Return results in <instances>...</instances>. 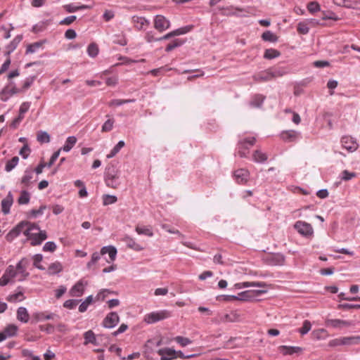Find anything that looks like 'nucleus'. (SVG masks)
Wrapping results in <instances>:
<instances>
[{
  "label": "nucleus",
  "mask_w": 360,
  "mask_h": 360,
  "mask_svg": "<svg viewBox=\"0 0 360 360\" xmlns=\"http://www.w3.org/2000/svg\"><path fill=\"white\" fill-rule=\"evenodd\" d=\"M22 233L31 240V245L36 246L40 245L47 238L45 231H41L39 226L29 221H21L6 236L8 240L15 238Z\"/></svg>",
  "instance_id": "obj_1"
},
{
  "label": "nucleus",
  "mask_w": 360,
  "mask_h": 360,
  "mask_svg": "<svg viewBox=\"0 0 360 360\" xmlns=\"http://www.w3.org/2000/svg\"><path fill=\"white\" fill-rule=\"evenodd\" d=\"M265 292V290H246L240 292L238 296L223 295L218 296L217 299L219 301L224 302H231L233 300L248 301L254 300L257 295H259Z\"/></svg>",
  "instance_id": "obj_2"
},
{
  "label": "nucleus",
  "mask_w": 360,
  "mask_h": 360,
  "mask_svg": "<svg viewBox=\"0 0 360 360\" xmlns=\"http://www.w3.org/2000/svg\"><path fill=\"white\" fill-rule=\"evenodd\" d=\"M108 254L110 261H107L108 263L113 262L117 255V249L112 245L104 246L101 248L100 253L96 252L91 255V260L87 263L86 266L90 269L94 264H96L100 259L101 255Z\"/></svg>",
  "instance_id": "obj_3"
},
{
  "label": "nucleus",
  "mask_w": 360,
  "mask_h": 360,
  "mask_svg": "<svg viewBox=\"0 0 360 360\" xmlns=\"http://www.w3.org/2000/svg\"><path fill=\"white\" fill-rule=\"evenodd\" d=\"M105 182L107 186L117 188L121 184L118 170L113 165L108 166L105 172Z\"/></svg>",
  "instance_id": "obj_4"
},
{
  "label": "nucleus",
  "mask_w": 360,
  "mask_h": 360,
  "mask_svg": "<svg viewBox=\"0 0 360 360\" xmlns=\"http://www.w3.org/2000/svg\"><path fill=\"white\" fill-rule=\"evenodd\" d=\"M171 316L170 311L167 310H161L158 311H153L146 314L144 317V321L149 324L154 323L157 321L164 320Z\"/></svg>",
  "instance_id": "obj_5"
},
{
  "label": "nucleus",
  "mask_w": 360,
  "mask_h": 360,
  "mask_svg": "<svg viewBox=\"0 0 360 360\" xmlns=\"http://www.w3.org/2000/svg\"><path fill=\"white\" fill-rule=\"evenodd\" d=\"M256 139L255 137L245 138L243 140H240L238 143V155L240 158L247 157V154L248 152H245V150H248L249 146H252L255 143Z\"/></svg>",
  "instance_id": "obj_6"
},
{
  "label": "nucleus",
  "mask_w": 360,
  "mask_h": 360,
  "mask_svg": "<svg viewBox=\"0 0 360 360\" xmlns=\"http://www.w3.org/2000/svg\"><path fill=\"white\" fill-rule=\"evenodd\" d=\"M294 228L299 233L307 238H310L314 234V230L311 225L302 221H297L294 224Z\"/></svg>",
  "instance_id": "obj_7"
},
{
  "label": "nucleus",
  "mask_w": 360,
  "mask_h": 360,
  "mask_svg": "<svg viewBox=\"0 0 360 360\" xmlns=\"http://www.w3.org/2000/svg\"><path fill=\"white\" fill-rule=\"evenodd\" d=\"M29 264V260L27 258H22L17 264L15 269L18 272V281H22L30 275L29 272L26 271L27 267Z\"/></svg>",
  "instance_id": "obj_8"
},
{
  "label": "nucleus",
  "mask_w": 360,
  "mask_h": 360,
  "mask_svg": "<svg viewBox=\"0 0 360 360\" xmlns=\"http://www.w3.org/2000/svg\"><path fill=\"white\" fill-rule=\"evenodd\" d=\"M342 146L348 152L352 153L357 150L359 144L356 141L349 136H344L341 139Z\"/></svg>",
  "instance_id": "obj_9"
},
{
  "label": "nucleus",
  "mask_w": 360,
  "mask_h": 360,
  "mask_svg": "<svg viewBox=\"0 0 360 360\" xmlns=\"http://www.w3.org/2000/svg\"><path fill=\"white\" fill-rule=\"evenodd\" d=\"M233 178L239 184H246L250 178V172L246 169H238L233 172Z\"/></svg>",
  "instance_id": "obj_10"
},
{
  "label": "nucleus",
  "mask_w": 360,
  "mask_h": 360,
  "mask_svg": "<svg viewBox=\"0 0 360 360\" xmlns=\"http://www.w3.org/2000/svg\"><path fill=\"white\" fill-rule=\"evenodd\" d=\"M170 26L169 21L163 15H158L155 16L154 20V27L159 31L162 32L167 30Z\"/></svg>",
  "instance_id": "obj_11"
},
{
  "label": "nucleus",
  "mask_w": 360,
  "mask_h": 360,
  "mask_svg": "<svg viewBox=\"0 0 360 360\" xmlns=\"http://www.w3.org/2000/svg\"><path fill=\"white\" fill-rule=\"evenodd\" d=\"M120 321L118 314L116 312H110L104 319L103 325L105 328H111L115 327Z\"/></svg>",
  "instance_id": "obj_12"
},
{
  "label": "nucleus",
  "mask_w": 360,
  "mask_h": 360,
  "mask_svg": "<svg viewBox=\"0 0 360 360\" xmlns=\"http://www.w3.org/2000/svg\"><path fill=\"white\" fill-rule=\"evenodd\" d=\"M160 360H172L176 358V352L172 348H162L158 351Z\"/></svg>",
  "instance_id": "obj_13"
},
{
  "label": "nucleus",
  "mask_w": 360,
  "mask_h": 360,
  "mask_svg": "<svg viewBox=\"0 0 360 360\" xmlns=\"http://www.w3.org/2000/svg\"><path fill=\"white\" fill-rule=\"evenodd\" d=\"M326 326L334 328H342L352 326V322L341 319H328Z\"/></svg>",
  "instance_id": "obj_14"
},
{
  "label": "nucleus",
  "mask_w": 360,
  "mask_h": 360,
  "mask_svg": "<svg viewBox=\"0 0 360 360\" xmlns=\"http://www.w3.org/2000/svg\"><path fill=\"white\" fill-rule=\"evenodd\" d=\"M131 22L134 24L135 28H136L139 30H145L146 27H148L150 25L149 20H148L145 18L136 15L132 17Z\"/></svg>",
  "instance_id": "obj_15"
},
{
  "label": "nucleus",
  "mask_w": 360,
  "mask_h": 360,
  "mask_svg": "<svg viewBox=\"0 0 360 360\" xmlns=\"http://www.w3.org/2000/svg\"><path fill=\"white\" fill-rule=\"evenodd\" d=\"M58 316L53 313L46 314V312H35L32 314L33 321H43L45 320L54 319Z\"/></svg>",
  "instance_id": "obj_16"
},
{
  "label": "nucleus",
  "mask_w": 360,
  "mask_h": 360,
  "mask_svg": "<svg viewBox=\"0 0 360 360\" xmlns=\"http://www.w3.org/2000/svg\"><path fill=\"white\" fill-rule=\"evenodd\" d=\"M84 292V283L82 280L76 283L70 290L72 297H80Z\"/></svg>",
  "instance_id": "obj_17"
},
{
  "label": "nucleus",
  "mask_w": 360,
  "mask_h": 360,
  "mask_svg": "<svg viewBox=\"0 0 360 360\" xmlns=\"http://www.w3.org/2000/svg\"><path fill=\"white\" fill-rule=\"evenodd\" d=\"M13 202V197L11 191L5 198L1 200V210L4 214H7L10 212V208Z\"/></svg>",
  "instance_id": "obj_18"
},
{
  "label": "nucleus",
  "mask_w": 360,
  "mask_h": 360,
  "mask_svg": "<svg viewBox=\"0 0 360 360\" xmlns=\"http://www.w3.org/2000/svg\"><path fill=\"white\" fill-rule=\"evenodd\" d=\"M22 39V35L19 34L17 35L11 42L6 46V51L5 52V56L6 57H10L11 53L17 48L20 42Z\"/></svg>",
  "instance_id": "obj_19"
},
{
  "label": "nucleus",
  "mask_w": 360,
  "mask_h": 360,
  "mask_svg": "<svg viewBox=\"0 0 360 360\" xmlns=\"http://www.w3.org/2000/svg\"><path fill=\"white\" fill-rule=\"evenodd\" d=\"M253 79L256 82H266L272 79L271 70H267L264 72H261L253 76Z\"/></svg>",
  "instance_id": "obj_20"
},
{
  "label": "nucleus",
  "mask_w": 360,
  "mask_h": 360,
  "mask_svg": "<svg viewBox=\"0 0 360 360\" xmlns=\"http://www.w3.org/2000/svg\"><path fill=\"white\" fill-rule=\"evenodd\" d=\"M299 133L295 130H288L283 131L281 134V137L285 141H294L296 140Z\"/></svg>",
  "instance_id": "obj_21"
},
{
  "label": "nucleus",
  "mask_w": 360,
  "mask_h": 360,
  "mask_svg": "<svg viewBox=\"0 0 360 360\" xmlns=\"http://www.w3.org/2000/svg\"><path fill=\"white\" fill-rule=\"evenodd\" d=\"M279 350L283 355H291L294 353H298L302 350L300 347H291L282 345L279 347Z\"/></svg>",
  "instance_id": "obj_22"
},
{
  "label": "nucleus",
  "mask_w": 360,
  "mask_h": 360,
  "mask_svg": "<svg viewBox=\"0 0 360 360\" xmlns=\"http://www.w3.org/2000/svg\"><path fill=\"white\" fill-rule=\"evenodd\" d=\"M269 260L272 265L282 266L285 263V257L282 254L277 253L271 255Z\"/></svg>",
  "instance_id": "obj_23"
},
{
  "label": "nucleus",
  "mask_w": 360,
  "mask_h": 360,
  "mask_svg": "<svg viewBox=\"0 0 360 360\" xmlns=\"http://www.w3.org/2000/svg\"><path fill=\"white\" fill-rule=\"evenodd\" d=\"M124 240L129 248H131L135 251H141L143 250V248L141 245L137 243L132 238L129 236H126Z\"/></svg>",
  "instance_id": "obj_24"
},
{
  "label": "nucleus",
  "mask_w": 360,
  "mask_h": 360,
  "mask_svg": "<svg viewBox=\"0 0 360 360\" xmlns=\"http://www.w3.org/2000/svg\"><path fill=\"white\" fill-rule=\"evenodd\" d=\"M18 331V327L14 324L8 325L2 332L3 335L6 336V339L13 337L16 335Z\"/></svg>",
  "instance_id": "obj_25"
},
{
  "label": "nucleus",
  "mask_w": 360,
  "mask_h": 360,
  "mask_svg": "<svg viewBox=\"0 0 360 360\" xmlns=\"http://www.w3.org/2000/svg\"><path fill=\"white\" fill-rule=\"evenodd\" d=\"M29 314L25 307H20L17 310V319L22 323H27L29 321Z\"/></svg>",
  "instance_id": "obj_26"
},
{
  "label": "nucleus",
  "mask_w": 360,
  "mask_h": 360,
  "mask_svg": "<svg viewBox=\"0 0 360 360\" xmlns=\"http://www.w3.org/2000/svg\"><path fill=\"white\" fill-rule=\"evenodd\" d=\"M234 286L236 289L248 287H265L266 283L264 282H243L236 283Z\"/></svg>",
  "instance_id": "obj_27"
},
{
  "label": "nucleus",
  "mask_w": 360,
  "mask_h": 360,
  "mask_svg": "<svg viewBox=\"0 0 360 360\" xmlns=\"http://www.w3.org/2000/svg\"><path fill=\"white\" fill-rule=\"evenodd\" d=\"M84 345H87L88 344H90V343L95 345H97L95 334L91 330H89L84 333Z\"/></svg>",
  "instance_id": "obj_28"
},
{
  "label": "nucleus",
  "mask_w": 360,
  "mask_h": 360,
  "mask_svg": "<svg viewBox=\"0 0 360 360\" xmlns=\"http://www.w3.org/2000/svg\"><path fill=\"white\" fill-rule=\"evenodd\" d=\"M32 179L33 171L27 169L25 171V174L21 179V184H23L24 186L28 187L31 184Z\"/></svg>",
  "instance_id": "obj_29"
},
{
  "label": "nucleus",
  "mask_w": 360,
  "mask_h": 360,
  "mask_svg": "<svg viewBox=\"0 0 360 360\" xmlns=\"http://www.w3.org/2000/svg\"><path fill=\"white\" fill-rule=\"evenodd\" d=\"M360 342V336L342 337V345H357Z\"/></svg>",
  "instance_id": "obj_30"
},
{
  "label": "nucleus",
  "mask_w": 360,
  "mask_h": 360,
  "mask_svg": "<svg viewBox=\"0 0 360 360\" xmlns=\"http://www.w3.org/2000/svg\"><path fill=\"white\" fill-rule=\"evenodd\" d=\"M136 231L139 235H145V236H147L149 237H152L153 236V232L150 226H136Z\"/></svg>",
  "instance_id": "obj_31"
},
{
  "label": "nucleus",
  "mask_w": 360,
  "mask_h": 360,
  "mask_svg": "<svg viewBox=\"0 0 360 360\" xmlns=\"http://www.w3.org/2000/svg\"><path fill=\"white\" fill-rule=\"evenodd\" d=\"M252 157H253V160L256 162H259V163L264 162L268 159L267 155L266 153H262L259 150H256L254 152V153L252 155Z\"/></svg>",
  "instance_id": "obj_32"
},
{
  "label": "nucleus",
  "mask_w": 360,
  "mask_h": 360,
  "mask_svg": "<svg viewBox=\"0 0 360 360\" xmlns=\"http://www.w3.org/2000/svg\"><path fill=\"white\" fill-rule=\"evenodd\" d=\"M77 143V138L74 136L68 137L62 149L63 151L69 152Z\"/></svg>",
  "instance_id": "obj_33"
},
{
  "label": "nucleus",
  "mask_w": 360,
  "mask_h": 360,
  "mask_svg": "<svg viewBox=\"0 0 360 360\" xmlns=\"http://www.w3.org/2000/svg\"><path fill=\"white\" fill-rule=\"evenodd\" d=\"M281 56V52L274 49H266L264 53L265 59L271 60Z\"/></svg>",
  "instance_id": "obj_34"
},
{
  "label": "nucleus",
  "mask_w": 360,
  "mask_h": 360,
  "mask_svg": "<svg viewBox=\"0 0 360 360\" xmlns=\"http://www.w3.org/2000/svg\"><path fill=\"white\" fill-rule=\"evenodd\" d=\"M265 99V96L261 94H256L250 101V105L255 108H260Z\"/></svg>",
  "instance_id": "obj_35"
},
{
  "label": "nucleus",
  "mask_w": 360,
  "mask_h": 360,
  "mask_svg": "<svg viewBox=\"0 0 360 360\" xmlns=\"http://www.w3.org/2000/svg\"><path fill=\"white\" fill-rule=\"evenodd\" d=\"M262 39L265 41L270 42H276L278 41V37L269 30L263 32L262 34Z\"/></svg>",
  "instance_id": "obj_36"
},
{
  "label": "nucleus",
  "mask_w": 360,
  "mask_h": 360,
  "mask_svg": "<svg viewBox=\"0 0 360 360\" xmlns=\"http://www.w3.org/2000/svg\"><path fill=\"white\" fill-rule=\"evenodd\" d=\"M63 269L62 265L60 262H56L51 264L48 268V273L49 274H56L60 272Z\"/></svg>",
  "instance_id": "obj_37"
},
{
  "label": "nucleus",
  "mask_w": 360,
  "mask_h": 360,
  "mask_svg": "<svg viewBox=\"0 0 360 360\" xmlns=\"http://www.w3.org/2000/svg\"><path fill=\"white\" fill-rule=\"evenodd\" d=\"M43 44H44L43 41H37L33 44H29L27 46L25 53L29 54V53H34L38 49L41 47Z\"/></svg>",
  "instance_id": "obj_38"
},
{
  "label": "nucleus",
  "mask_w": 360,
  "mask_h": 360,
  "mask_svg": "<svg viewBox=\"0 0 360 360\" xmlns=\"http://www.w3.org/2000/svg\"><path fill=\"white\" fill-rule=\"evenodd\" d=\"M135 102V99H113L108 103L110 107L120 106L121 105Z\"/></svg>",
  "instance_id": "obj_39"
},
{
  "label": "nucleus",
  "mask_w": 360,
  "mask_h": 360,
  "mask_svg": "<svg viewBox=\"0 0 360 360\" xmlns=\"http://www.w3.org/2000/svg\"><path fill=\"white\" fill-rule=\"evenodd\" d=\"M30 195L27 191H22L18 199V202L20 205H26L30 202Z\"/></svg>",
  "instance_id": "obj_40"
},
{
  "label": "nucleus",
  "mask_w": 360,
  "mask_h": 360,
  "mask_svg": "<svg viewBox=\"0 0 360 360\" xmlns=\"http://www.w3.org/2000/svg\"><path fill=\"white\" fill-rule=\"evenodd\" d=\"M37 140L41 143H49L50 136L46 131H40L37 133Z\"/></svg>",
  "instance_id": "obj_41"
},
{
  "label": "nucleus",
  "mask_w": 360,
  "mask_h": 360,
  "mask_svg": "<svg viewBox=\"0 0 360 360\" xmlns=\"http://www.w3.org/2000/svg\"><path fill=\"white\" fill-rule=\"evenodd\" d=\"M98 46L96 43L90 44L87 48L88 55L91 58L96 57L98 54Z\"/></svg>",
  "instance_id": "obj_42"
},
{
  "label": "nucleus",
  "mask_w": 360,
  "mask_h": 360,
  "mask_svg": "<svg viewBox=\"0 0 360 360\" xmlns=\"http://www.w3.org/2000/svg\"><path fill=\"white\" fill-rule=\"evenodd\" d=\"M102 198L103 204L105 206L115 203L117 201V198L115 195L108 194L103 195Z\"/></svg>",
  "instance_id": "obj_43"
},
{
  "label": "nucleus",
  "mask_w": 360,
  "mask_h": 360,
  "mask_svg": "<svg viewBox=\"0 0 360 360\" xmlns=\"http://www.w3.org/2000/svg\"><path fill=\"white\" fill-rule=\"evenodd\" d=\"M19 158L18 156L13 157L11 160H8L5 166V170L8 172H11L18 165Z\"/></svg>",
  "instance_id": "obj_44"
},
{
  "label": "nucleus",
  "mask_w": 360,
  "mask_h": 360,
  "mask_svg": "<svg viewBox=\"0 0 360 360\" xmlns=\"http://www.w3.org/2000/svg\"><path fill=\"white\" fill-rule=\"evenodd\" d=\"M93 302V296L89 295L88 296L85 300L81 303V304L79 307V312H84L86 311L89 305Z\"/></svg>",
  "instance_id": "obj_45"
},
{
  "label": "nucleus",
  "mask_w": 360,
  "mask_h": 360,
  "mask_svg": "<svg viewBox=\"0 0 360 360\" xmlns=\"http://www.w3.org/2000/svg\"><path fill=\"white\" fill-rule=\"evenodd\" d=\"M297 32L302 34H307L309 31V27L307 22H300L297 25Z\"/></svg>",
  "instance_id": "obj_46"
},
{
  "label": "nucleus",
  "mask_w": 360,
  "mask_h": 360,
  "mask_svg": "<svg viewBox=\"0 0 360 360\" xmlns=\"http://www.w3.org/2000/svg\"><path fill=\"white\" fill-rule=\"evenodd\" d=\"M183 44H184V41L179 39H176L172 43L169 44L166 46L165 51L167 52H169V51H172L173 49H174L175 48L181 46Z\"/></svg>",
  "instance_id": "obj_47"
},
{
  "label": "nucleus",
  "mask_w": 360,
  "mask_h": 360,
  "mask_svg": "<svg viewBox=\"0 0 360 360\" xmlns=\"http://www.w3.org/2000/svg\"><path fill=\"white\" fill-rule=\"evenodd\" d=\"M43 259V256L41 254H37L35 255H34L33 257V260H34V262H33V265L34 266H35L36 268L40 269V270H44L45 268L40 265L39 263L42 261Z\"/></svg>",
  "instance_id": "obj_48"
},
{
  "label": "nucleus",
  "mask_w": 360,
  "mask_h": 360,
  "mask_svg": "<svg viewBox=\"0 0 360 360\" xmlns=\"http://www.w3.org/2000/svg\"><path fill=\"white\" fill-rule=\"evenodd\" d=\"M311 328V323L309 321L305 320L303 322V326L300 328L298 331L302 335L307 334Z\"/></svg>",
  "instance_id": "obj_49"
},
{
  "label": "nucleus",
  "mask_w": 360,
  "mask_h": 360,
  "mask_svg": "<svg viewBox=\"0 0 360 360\" xmlns=\"http://www.w3.org/2000/svg\"><path fill=\"white\" fill-rule=\"evenodd\" d=\"M6 300L11 302H16L17 300L21 301L24 300L23 293L22 292H18L17 293L10 295L9 296H8Z\"/></svg>",
  "instance_id": "obj_50"
},
{
  "label": "nucleus",
  "mask_w": 360,
  "mask_h": 360,
  "mask_svg": "<svg viewBox=\"0 0 360 360\" xmlns=\"http://www.w3.org/2000/svg\"><path fill=\"white\" fill-rule=\"evenodd\" d=\"M307 9L311 13H314L319 11L321 8L318 2L311 1L307 4Z\"/></svg>",
  "instance_id": "obj_51"
},
{
  "label": "nucleus",
  "mask_w": 360,
  "mask_h": 360,
  "mask_svg": "<svg viewBox=\"0 0 360 360\" xmlns=\"http://www.w3.org/2000/svg\"><path fill=\"white\" fill-rule=\"evenodd\" d=\"M113 124H114V120L113 119H108L103 124V126H102V131L103 132L110 131L112 129V128H113Z\"/></svg>",
  "instance_id": "obj_52"
},
{
  "label": "nucleus",
  "mask_w": 360,
  "mask_h": 360,
  "mask_svg": "<svg viewBox=\"0 0 360 360\" xmlns=\"http://www.w3.org/2000/svg\"><path fill=\"white\" fill-rule=\"evenodd\" d=\"M239 315L236 311H232L230 314H226L224 316V321L229 322H235L238 320Z\"/></svg>",
  "instance_id": "obj_53"
},
{
  "label": "nucleus",
  "mask_w": 360,
  "mask_h": 360,
  "mask_svg": "<svg viewBox=\"0 0 360 360\" xmlns=\"http://www.w3.org/2000/svg\"><path fill=\"white\" fill-rule=\"evenodd\" d=\"M356 173L355 172H349L348 170L345 169L344 171L342 172V176H341V179L343 180V181H349L350 179H352V178H354L356 176Z\"/></svg>",
  "instance_id": "obj_54"
},
{
  "label": "nucleus",
  "mask_w": 360,
  "mask_h": 360,
  "mask_svg": "<svg viewBox=\"0 0 360 360\" xmlns=\"http://www.w3.org/2000/svg\"><path fill=\"white\" fill-rule=\"evenodd\" d=\"M110 293H115V292L110 291L108 289H103L97 294L95 299L97 301H103L105 299L107 295Z\"/></svg>",
  "instance_id": "obj_55"
},
{
  "label": "nucleus",
  "mask_w": 360,
  "mask_h": 360,
  "mask_svg": "<svg viewBox=\"0 0 360 360\" xmlns=\"http://www.w3.org/2000/svg\"><path fill=\"white\" fill-rule=\"evenodd\" d=\"M4 273L10 278H13L15 276H18V272L13 265L8 266Z\"/></svg>",
  "instance_id": "obj_56"
},
{
  "label": "nucleus",
  "mask_w": 360,
  "mask_h": 360,
  "mask_svg": "<svg viewBox=\"0 0 360 360\" xmlns=\"http://www.w3.org/2000/svg\"><path fill=\"white\" fill-rule=\"evenodd\" d=\"M174 340L182 347H186L191 343V340L189 338L182 336H176Z\"/></svg>",
  "instance_id": "obj_57"
},
{
  "label": "nucleus",
  "mask_w": 360,
  "mask_h": 360,
  "mask_svg": "<svg viewBox=\"0 0 360 360\" xmlns=\"http://www.w3.org/2000/svg\"><path fill=\"white\" fill-rule=\"evenodd\" d=\"M338 309H344V310H349L352 309H360V304H340L338 305Z\"/></svg>",
  "instance_id": "obj_58"
},
{
  "label": "nucleus",
  "mask_w": 360,
  "mask_h": 360,
  "mask_svg": "<svg viewBox=\"0 0 360 360\" xmlns=\"http://www.w3.org/2000/svg\"><path fill=\"white\" fill-rule=\"evenodd\" d=\"M56 248H57V246L54 242L49 241L44 244V245L43 247V250L45 252H53L56 250Z\"/></svg>",
  "instance_id": "obj_59"
},
{
  "label": "nucleus",
  "mask_w": 360,
  "mask_h": 360,
  "mask_svg": "<svg viewBox=\"0 0 360 360\" xmlns=\"http://www.w3.org/2000/svg\"><path fill=\"white\" fill-rule=\"evenodd\" d=\"M322 20H338L340 18L333 12L323 11Z\"/></svg>",
  "instance_id": "obj_60"
},
{
  "label": "nucleus",
  "mask_w": 360,
  "mask_h": 360,
  "mask_svg": "<svg viewBox=\"0 0 360 360\" xmlns=\"http://www.w3.org/2000/svg\"><path fill=\"white\" fill-rule=\"evenodd\" d=\"M79 301L80 300H66L63 304V307L65 308L70 309H74L77 305V304Z\"/></svg>",
  "instance_id": "obj_61"
},
{
  "label": "nucleus",
  "mask_w": 360,
  "mask_h": 360,
  "mask_svg": "<svg viewBox=\"0 0 360 360\" xmlns=\"http://www.w3.org/2000/svg\"><path fill=\"white\" fill-rule=\"evenodd\" d=\"M46 209V205H41L38 210H32L30 212V216L32 217H37L38 215L42 214Z\"/></svg>",
  "instance_id": "obj_62"
},
{
  "label": "nucleus",
  "mask_w": 360,
  "mask_h": 360,
  "mask_svg": "<svg viewBox=\"0 0 360 360\" xmlns=\"http://www.w3.org/2000/svg\"><path fill=\"white\" fill-rule=\"evenodd\" d=\"M35 78H36L35 76H32V77H29L26 78L21 90L25 91V90L27 89L28 88H30V86L34 82Z\"/></svg>",
  "instance_id": "obj_63"
},
{
  "label": "nucleus",
  "mask_w": 360,
  "mask_h": 360,
  "mask_svg": "<svg viewBox=\"0 0 360 360\" xmlns=\"http://www.w3.org/2000/svg\"><path fill=\"white\" fill-rule=\"evenodd\" d=\"M30 153V148L27 144H25L22 147L19 153L24 159H26L28 157Z\"/></svg>",
  "instance_id": "obj_64"
}]
</instances>
